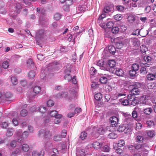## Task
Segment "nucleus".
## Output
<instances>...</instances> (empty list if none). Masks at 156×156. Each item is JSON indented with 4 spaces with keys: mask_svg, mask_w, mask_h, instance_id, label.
I'll use <instances>...</instances> for the list:
<instances>
[{
    "mask_svg": "<svg viewBox=\"0 0 156 156\" xmlns=\"http://www.w3.org/2000/svg\"><path fill=\"white\" fill-rule=\"evenodd\" d=\"M115 64L116 62L114 60H109L108 62V64L106 65L107 66L108 65L109 67L112 68L115 66Z\"/></svg>",
    "mask_w": 156,
    "mask_h": 156,
    "instance_id": "obj_15",
    "label": "nucleus"
},
{
    "mask_svg": "<svg viewBox=\"0 0 156 156\" xmlns=\"http://www.w3.org/2000/svg\"><path fill=\"white\" fill-rule=\"evenodd\" d=\"M116 152L119 154L122 155L123 154L122 150L120 148H118L115 150Z\"/></svg>",
    "mask_w": 156,
    "mask_h": 156,
    "instance_id": "obj_54",
    "label": "nucleus"
},
{
    "mask_svg": "<svg viewBox=\"0 0 156 156\" xmlns=\"http://www.w3.org/2000/svg\"><path fill=\"white\" fill-rule=\"evenodd\" d=\"M114 23L112 21H109L106 24V27L108 28H111L113 27Z\"/></svg>",
    "mask_w": 156,
    "mask_h": 156,
    "instance_id": "obj_40",
    "label": "nucleus"
},
{
    "mask_svg": "<svg viewBox=\"0 0 156 156\" xmlns=\"http://www.w3.org/2000/svg\"><path fill=\"white\" fill-rule=\"evenodd\" d=\"M106 17V14L105 13H102L99 16L98 20L99 21V23L101 22L102 20Z\"/></svg>",
    "mask_w": 156,
    "mask_h": 156,
    "instance_id": "obj_51",
    "label": "nucleus"
},
{
    "mask_svg": "<svg viewBox=\"0 0 156 156\" xmlns=\"http://www.w3.org/2000/svg\"><path fill=\"white\" fill-rule=\"evenodd\" d=\"M75 114V112H70L68 113L67 117L69 118H71L74 116Z\"/></svg>",
    "mask_w": 156,
    "mask_h": 156,
    "instance_id": "obj_64",
    "label": "nucleus"
},
{
    "mask_svg": "<svg viewBox=\"0 0 156 156\" xmlns=\"http://www.w3.org/2000/svg\"><path fill=\"white\" fill-rule=\"evenodd\" d=\"M114 19L118 21H119L121 20L122 17L121 14H117L115 15L114 16Z\"/></svg>",
    "mask_w": 156,
    "mask_h": 156,
    "instance_id": "obj_35",
    "label": "nucleus"
},
{
    "mask_svg": "<svg viewBox=\"0 0 156 156\" xmlns=\"http://www.w3.org/2000/svg\"><path fill=\"white\" fill-rule=\"evenodd\" d=\"M134 147L135 149L139 150L140 151H142L143 148L142 145L138 144H135Z\"/></svg>",
    "mask_w": 156,
    "mask_h": 156,
    "instance_id": "obj_18",
    "label": "nucleus"
},
{
    "mask_svg": "<svg viewBox=\"0 0 156 156\" xmlns=\"http://www.w3.org/2000/svg\"><path fill=\"white\" fill-rule=\"evenodd\" d=\"M97 65L101 67L100 69H101L107 71H110V68L107 67L106 65L104 64L103 60H99L97 63Z\"/></svg>",
    "mask_w": 156,
    "mask_h": 156,
    "instance_id": "obj_5",
    "label": "nucleus"
},
{
    "mask_svg": "<svg viewBox=\"0 0 156 156\" xmlns=\"http://www.w3.org/2000/svg\"><path fill=\"white\" fill-rule=\"evenodd\" d=\"M147 97L146 95H143L140 98V103L143 105L147 104L149 99Z\"/></svg>",
    "mask_w": 156,
    "mask_h": 156,
    "instance_id": "obj_7",
    "label": "nucleus"
},
{
    "mask_svg": "<svg viewBox=\"0 0 156 156\" xmlns=\"http://www.w3.org/2000/svg\"><path fill=\"white\" fill-rule=\"evenodd\" d=\"M132 115L133 118H136L137 117V112L135 110L133 111L132 112Z\"/></svg>",
    "mask_w": 156,
    "mask_h": 156,
    "instance_id": "obj_61",
    "label": "nucleus"
},
{
    "mask_svg": "<svg viewBox=\"0 0 156 156\" xmlns=\"http://www.w3.org/2000/svg\"><path fill=\"white\" fill-rule=\"evenodd\" d=\"M128 21L131 23H132L134 22L135 20V18L134 16L132 15H129L127 18Z\"/></svg>",
    "mask_w": 156,
    "mask_h": 156,
    "instance_id": "obj_23",
    "label": "nucleus"
},
{
    "mask_svg": "<svg viewBox=\"0 0 156 156\" xmlns=\"http://www.w3.org/2000/svg\"><path fill=\"white\" fill-rule=\"evenodd\" d=\"M40 112L42 113H44L46 112V108L44 106H41L38 109Z\"/></svg>",
    "mask_w": 156,
    "mask_h": 156,
    "instance_id": "obj_49",
    "label": "nucleus"
},
{
    "mask_svg": "<svg viewBox=\"0 0 156 156\" xmlns=\"http://www.w3.org/2000/svg\"><path fill=\"white\" fill-rule=\"evenodd\" d=\"M116 74L119 76H122L123 74V71L120 69H118L115 71Z\"/></svg>",
    "mask_w": 156,
    "mask_h": 156,
    "instance_id": "obj_21",
    "label": "nucleus"
},
{
    "mask_svg": "<svg viewBox=\"0 0 156 156\" xmlns=\"http://www.w3.org/2000/svg\"><path fill=\"white\" fill-rule=\"evenodd\" d=\"M58 112L56 110H53L50 112L49 115L52 117H54L55 118L58 115Z\"/></svg>",
    "mask_w": 156,
    "mask_h": 156,
    "instance_id": "obj_33",
    "label": "nucleus"
},
{
    "mask_svg": "<svg viewBox=\"0 0 156 156\" xmlns=\"http://www.w3.org/2000/svg\"><path fill=\"white\" fill-rule=\"evenodd\" d=\"M117 137V134L114 132H112L109 133L108 135L109 138L112 139H116Z\"/></svg>",
    "mask_w": 156,
    "mask_h": 156,
    "instance_id": "obj_20",
    "label": "nucleus"
},
{
    "mask_svg": "<svg viewBox=\"0 0 156 156\" xmlns=\"http://www.w3.org/2000/svg\"><path fill=\"white\" fill-rule=\"evenodd\" d=\"M27 114V112L25 109H23L20 111V114L22 116H25Z\"/></svg>",
    "mask_w": 156,
    "mask_h": 156,
    "instance_id": "obj_39",
    "label": "nucleus"
},
{
    "mask_svg": "<svg viewBox=\"0 0 156 156\" xmlns=\"http://www.w3.org/2000/svg\"><path fill=\"white\" fill-rule=\"evenodd\" d=\"M92 146L95 149H100L101 147V145L98 142H94L92 143Z\"/></svg>",
    "mask_w": 156,
    "mask_h": 156,
    "instance_id": "obj_13",
    "label": "nucleus"
},
{
    "mask_svg": "<svg viewBox=\"0 0 156 156\" xmlns=\"http://www.w3.org/2000/svg\"><path fill=\"white\" fill-rule=\"evenodd\" d=\"M108 51L110 53L113 55H114L116 52L115 47L113 45H110L108 48Z\"/></svg>",
    "mask_w": 156,
    "mask_h": 156,
    "instance_id": "obj_11",
    "label": "nucleus"
},
{
    "mask_svg": "<svg viewBox=\"0 0 156 156\" xmlns=\"http://www.w3.org/2000/svg\"><path fill=\"white\" fill-rule=\"evenodd\" d=\"M112 31L113 33L116 34L119 31V28L117 27H113L112 30Z\"/></svg>",
    "mask_w": 156,
    "mask_h": 156,
    "instance_id": "obj_43",
    "label": "nucleus"
},
{
    "mask_svg": "<svg viewBox=\"0 0 156 156\" xmlns=\"http://www.w3.org/2000/svg\"><path fill=\"white\" fill-rule=\"evenodd\" d=\"M66 5L63 6L64 10L66 12H68L69 10V5Z\"/></svg>",
    "mask_w": 156,
    "mask_h": 156,
    "instance_id": "obj_57",
    "label": "nucleus"
},
{
    "mask_svg": "<svg viewBox=\"0 0 156 156\" xmlns=\"http://www.w3.org/2000/svg\"><path fill=\"white\" fill-rule=\"evenodd\" d=\"M44 133V136L45 138L44 140H47L48 138L50 139L51 138L52 133L49 131H44L43 129H41L39 132V135H41L42 134Z\"/></svg>",
    "mask_w": 156,
    "mask_h": 156,
    "instance_id": "obj_4",
    "label": "nucleus"
},
{
    "mask_svg": "<svg viewBox=\"0 0 156 156\" xmlns=\"http://www.w3.org/2000/svg\"><path fill=\"white\" fill-rule=\"evenodd\" d=\"M139 66L138 64L136 63H134L132 65L131 69H132V70H133L137 71L139 70Z\"/></svg>",
    "mask_w": 156,
    "mask_h": 156,
    "instance_id": "obj_29",
    "label": "nucleus"
},
{
    "mask_svg": "<svg viewBox=\"0 0 156 156\" xmlns=\"http://www.w3.org/2000/svg\"><path fill=\"white\" fill-rule=\"evenodd\" d=\"M116 9L119 11L122 12L124 10V6L122 5H118L116 7Z\"/></svg>",
    "mask_w": 156,
    "mask_h": 156,
    "instance_id": "obj_56",
    "label": "nucleus"
},
{
    "mask_svg": "<svg viewBox=\"0 0 156 156\" xmlns=\"http://www.w3.org/2000/svg\"><path fill=\"white\" fill-rule=\"evenodd\" d=\"M140 49L141 52L143 54H144L147 50V48L144 45H142L141 46Z\"/></svg>",
    "mask_w": 156,
    "mask_h": 156,
    "instance_id": "obj_28",
    "label": "nucleus"
},
{
    "mask_svg": "<svg viewBox=\"0 0 156 156\" xmlns=\"http://www.w3.org/2000/svg\"><path fill=\"white\" fill-rule=\"evenodd\" d=\"M37 58L38 60L41 61L44 59V57L43 55L39 54L37 55Z\"/></svg>",
    "mask_w": 156,
    "mask_h": 156,
    "instance_id": "obj_59",
    "label": "nucleus"
},
{
    "mask_svg": "<svg viewBox=\"0 0 156 156\" xmlns=\"http://www.w3.org/2000/svg\"><path fill=\"white\" fill-rule=\"evenodd\" d=\"M22 149L24 151H27L29 149L28 145L26 144H23L22 146Z\"/></svg>",
    "mask_w": 156,
    "mask_h": 156,
    "instance_id": "obj_34",
    "label": "nucleus"
},
{
    "mask_svg": "<svg viewBox=\"0 0 156 156\" xmlns=\"http://www.w3.org/2000/svg\"><path fill=\"white\" fill-rule=\"evenodd\" d=\"M35 72L34 71H31L28 73V76L29 79H33L34 77Z\"/></svg>",
    "mask_w": 156,
    "mask_h": 156,
    "instance_id": "obj_22",
    "label": "nucleus"
},
{
    "mask_svg": "<svg viewBox=\"0 0 156 156\" xmlns=\"http://www.w3.org/2000/svg\"><path fill=\"white\" fill-rule=\"evenodd\" d=\"M11 82L14 85H16L18 83L16 77L14 76H12L11 78Z\"/></svg>",
    "mask_w": 156,
    "mask_h": 156,
    "instance_id": "obj_24",
    "label": "nucleus"
},
{
    "mask_svg": "<svg viewBox=\"0 0 156 156\" xmlns=\"http://www.w3.org/2000/svg\"><path fill=\"white\" fill-rule=\"evenodd\" d=\"M140 87V83L138 82L136 83L133 85H131L129 86L128 88L130 91L134 95L139 94L140 92L138 89Z\"/></svg>",
    "mask_w": 156,
    "mask_h": 156,
    "instance_id": "obj_1",
    "label": "nucleus"
},
{
    "mask_svg": "<svg viewBox=\"0 0 156 156\" xmlns=\"http://www.w3.org/2000/svg\"><path fill=\"white\" fill-rule=\"evenodd\" d=\"M130 101H131L130 103L131 105H133V106H135L139 103V101L135 98L134 100Z\"/></svg>",
    "mask_w": 156,
    "mask_h": 156,
    "instance_id": "obj_36",
    "label": "nucleus"
},
{
    "mask_svg": "<svg viewBox=\"0 0 156 156\" xmlns=\"http://www.w3.org/2000/svg\"><path fill=\"white\" fill-rule=\"evenodd\" d=\"M67 134V131L66 130H63L62 131L61 135L60 136L62 138H65Z\"/></svg>",
    "mask_w": 156,
    "mask_h": 156,
    "instance_id": "obj_55",
    "label": "nucleus"
},
{
    "mask_svg": "<svg viewBox=\"0 0 156 156\" xmlns=\"http://www.w3.org/2000/svg\"><path fill=\"white\" fill-rule=\"evenodd\" d=\"M9 66V63L8 61H5L2 63V66L4 69L7 68Z\"/></svg>",
    "mask_w": 156,
    "mask_h": 156,
    "instance_id": "obj_47",
    "label": "nucleus"
},
{
    "mask_svg": "<svg viewBox=\"0 0 156 156\" xmlns=\"http://www.w3.org/2000/svg\"><path fill=\"white\" fill-rule=\"evenodd\" d=\"M100 82L102 83H106L107 82V78L105 76H101L99 79Z\"/></svg>",
    "mask_w": 156,
    "mask_h": 156,
    "instance_id": "obj_25",
    "label": "nucleus"
},
{
    "mask_svg": "<svg viewBox=\"0 0 156 156\" xmlns=\"http://www.w3.org/2000/svg\"><path fill=\"white\" fill-rule=\"evenodd\" d=\"M129 74L131 76H134L136 74V71L131 69L129 71Z\"/></svg>",
    "mask_w": 156,
    "mask_h": 156,
    "instance_id": "obj_45",
    "label": "nucleus"
},
{
    "mask_svg": "<svg viewBox=\"0 0 156 156\" xmlns=\"http://www.w3.org/2000/svg\"><path fill=\"white\" fill-rule=\"evenodd\" d=\"M155 76L156 75L155 74L149 73L147 75V80H152L155 79Z\"/></svg>",
    "mask_w": 156,
    "mask_h": 156,
    "instance_id": "obj_16",
    "label": "nucleus"
},
{
    "mask_svg": "<svg viewBox=\"0 0 156 156\" xmlns=\"http://www.w3.org/2000/svg\"><path fill=\"white\" fill-rule=\"evenodd\" d=\"M110 150L109 147L108 146H105L103 147V151L105 152H109Z\"/></svg>",
    "mask_w": 156,
    "mask_h": 156,
    "instance_id": "obj_60",
    "label": "nucleus"
},
{
    "mask_svg": "<svg viewBox=\"0 0 156 156\" xmlns=\"http://www.w3.org/2000/svg\"><path fill=\"white\" fill-rule=\"evenodd\" d=\"M153 111V109L151 108H148L144 109V113L147 115H150Z\"/></svg>",
    "mask_w": 156,
    "mask_h": 156,
    "instance_id": "obj_19",
    "label": "nucleus"
},
{
    "mask_svg": "<svg viewBox=\"0 0 156 156\" xmlns=\"http://www.w3.org/2000/svg\"><path fill=\"white\" fill-rule=\"evenodd\" d=\"M111 96L109 94H106L105 97V101L108 102L110 100L111 98Z\"/></svg>",
    "mask_w": 156,
    "mask_h": 156,
    "instance_id": "obj_63",
    "label": "nucleus"
},
{
    "mask_svg": "<svg viewBox=\"0 0 156 156\" xmlns=\"http://www.w3.org/2000/svg\"><path fill=\"white\" fill-rule=\"evenodd\" d=\"M44 145L45 148H48L52 146V143L49 140H44Z\"/></svg>",
    "mask_w": 156,
    "mask_h": 156,
    "instance_id": "obj_14",
    "label": "nucleus"
},
{
    "mask_svg": "<svg viewBox=\"0 0 156 156\" xmlns=\"http://www.w3.org/2000/svg\"><path fill=\"white\" fill-rule=\"evenodd\" d=\"M137 140L138 142L141 143L144 140V137L142 136L138 135L137 136Z\"/></svg>",
    "mask_w": 156,
    "mask_h": 156,
    "instance_id": "obj_53",
    "label": "nucleus"
},
{
    "mask_svg": "<svg viewBox=\"0 0 156 156\" xmlns=\"http://www.w3.org/2000/svg\"><path fill=\"white\" fill-rule=\"evenodd\" d=\"M47 105L48 107H51L54 105V103L53 101L51 100H49L47 102Z\"/></svg>",
    "mask_w": 156,
    "mask_h": 156,
    "instance_id": "obj_50",
    "label": "nucleus"
},
{
    "mask_svg": "<svg viewBox=\"0 0 156 156\" xmlns=\"http://www.w3.org/2000/svg\"><path fill=\"white\" fill-rule=\"evenodd\" d=\"M125 145V141L123 140H121L118 141V146L120 147H122Z\"/></svg>",
    "mask_w": 156,
    "mask_h": 156,
    "instance_id": "obj_32",
    "label": "nucleus"
},
{
    "mask_svg": "<svg viewBox=\"0 0 156 156\" xmlns=\"http://www.w3.org/2000/svg\"><path fill=\"white\" fill-rule=\"evenodd\" d=\"M97 129L98 133L101 134L105 133L107 130L106 129L102 126L98 127Z\"/></svg>",
    "mask_w": 156,
    "mask_h": 156,
    "instance_id": "obj_12",
    "label": "nucleus"
},
{
    "mask_svg": "<svg viewBox=\"0 0 156 156\" xmlns=\"http://www.w3.org/2000/svg\"><path fill=\"white\" fill-rule=\"evenodd\" d=\"M140 72L141 74H146L147 72L146 68L144 67H141L140 71Z\"/></svg>",
    "mask_w": 156,
    "mask_h": 156,
    "instance_id": "obj_46",
    "label": "nucleus"
},
{
    "mask_svg": "<svg viewBox=\"0 0 156 156\" xmlns=\"http://www.w3.org/2000/svg\"><path fill=\"white\" fill-rule=\"evenodd\" d=\"M147 133L149 136L152 137L154 136L155 133L154 130H150L147 132Z\"/></svg>",
    "mask_w": 156,
    "mask_h": 156,
    "instance_id": "obj_30",
    "label": "nucleus"
},
{
    "mask_svg": "<svg viewBox=\"0 0 156 156\" xmlns=\"http://www.w3.org/2000/svg\"><path fill=\"white\" fill-rule=\"evenodd\" d=\"M41 91V88L39 86H36L34 88L33 92L36 94H39L40 92Z\"/></svg>",
    "mask_w": 156,
    "mask_h": 156,
    "instance_id": "obj_17",
    "label": "nucleus"
},
{
    "mask_svg": "<svg viewBox=\"0 0 156 156\" xmlns=\"http://www.w3.org/2000/svg\"><path fill=\"white\" fill-rule=\"evenodd\" d=\"M102 98V94L100 93H98L94 95V98L97 101L100 100Z\"/></svg>",
    "mask_w": 156,
    "mask_h": 156,
    "instance_id": "obj_27",
    "label": "nucleus"
},
{
    "mask_svg": "<svg viewBox=\"0 0 156 156\" xmlns=\"http://www.w3.org/2000/svg\"><path fill=\"white\" fill-rule=\"evenodd\" d=\"M61 16V15L60 14L58 13H56L54 15V18L56 20H58L60 19Z\"/></svg>",
    "mask_w": 156,
    "mask_h": 156,
    "instance_id": "obj_52",
    "label": "nucleus"
},
{
    "mask_svg": "<svg viewBox=\"0 0 156 156\" xmlns=\"http://www.w3.org/2000/svg\"><path fill=\"white\" fill-rule=\"evenodd\" d=\"M140 30L139 29H136L134 32L132 33V35H137L138 36L139 34H140Z\"/></svg>",
    "mask_w": 156,
    "mask_h": 156,
    "instance_id": "obj_62",
    "label": "nucleus"
},
{
    "mask_svg": "<svg viewBox=\"0 0 156 156\" xmlns=\"http://www.w3.org/2000/svg\"><path fill=\"white\" fill-rule=\"evenodd\" d=\"M118 131L119 132L124 131L126 134H129L131 132V129L129 127H126L124 125H121L118 129Z\"/></svg>",
    "mask_w": 156,
    "mask_h": 156,
    "instance_id": "obj_2",
    "label": "nucleus"
},
{
    "mask_svg": "<svg viewBox=\"0 0 156 156\" xmlns=\"http://www.w3.org/2000/svg\"><path fill=\"white\" fill-rule=\"evenodd\" d=\"M126 98L129 101H131L134 100L135 98V95L133 94H129L128 95Z\"/></svg>",
    "mask_w": 156,
    "mask_h": 156,
    "instance_id": "obj_31",
    "label": "nucleus"
},
{
    "mask_svg": "<svg viewBox=\"0 0 156 156\" xmlns=\"http://www.w3.org/2000/svg\"><path fill=\"white\" fill-rule=\"evenodd\" d=\"M110 121L112 127L116 126L118 123V119L115 116H113L110 118Z\"/></svg>",
    "mask_w": 156,
    "mask_h": 156,
    "instance_id": "obj_6",
    "label": "nucleus"
},
{
    "mask_svg": "<svg viewBox=\"0 0 156 156\" xmlns=\"http://www.w3.org/2000/svg\"><path fill=\"white\" fill-rule=\"evenodd\" d=\"M61 137L60 135H56L53 137V140L56 141H58L61 140Z\"/></svg>",
    "mask_w": 156,
    "mask_h": 156,
    "instance_id": "obj_41",
    "label": "nucleus"
},
{
    "mask_svg": "<svg viewBox=\"0 0 156 156\" xmlns=\"http://www.w3.org/2000/svg\"><path fill=\"white\" fill-rule=\"evenodd\" d=\"M64 77L65 79L67 80L68 81H69L72 80V76L70 74H66Z\"/></svg>",
    "mask_w": 156,
    "mask_h": 156,
    "instance_id": "obj_42",
    "label": "nucleus"
},
{
    "mask_svg": "<svg viewBox=\"0 0 156 156\" xmlns=\"http://www.w3.org/2000/svg\"><path fill=\"white\" fill-rule=\"evenodd\" d=\"M87 134L86 132L83 131L81 133L80 136V138L82 140L85 139L87 137Z\"/></svg>",
    "mask_w": 156,
    "mask_h": 156,
    "instance_id": "obj_26",
    "label": "nucleus"
},
{
    "mask_svg": "<svg viewBox=\"0 0 156 156\" xmlns=\"http://www.w3.org/2000/svg\"><path fill=\"white\" fill-rule=\"evenodd\" d=\"M13 130L12 129H8L6 133V136L9 137L11 136L13 134Z\"/></svg>",
    "mask_w": 156,
    "mask_h": 156,
    "instance_id": "obj_38",
    "label": "nucleus"
},
{
    "mask_svg": "<svg viewBox=\"0 0 156 156\" xmlns=\"http://www.w3.org/2000/svg\"><path fill=\"white\" fill-rule=\"evenodd\" d=\"M132 44L134 46L138 47L140 45V42L137 38H132L131 39Z\"/></svg>",
    "mask_w": 156,
    "mask_h": 156,
    "instance_id": "obj_10",
    "label": "nucleus"
},
{
    "mask_svg": "<svg viewBox=\"0 0 156 156\" xmlns=\"http://www.w3.org/2000/svg\"><path fill=\"white\" fill-rule=\"evenodd\" d=\"M62 117V115L60 114H58L54 119V123L56 124H59L61 122V119Z\"/></svg>",
    "mask_w": 156,
    "mask_h": 156,
    "instance_id": "obj_8",
    "label": "nucleus"
},
{
    "mask_svg": "<svg viewBox=\"0 0 156 156\" xmlns=\"http://www.w3.org/2000/svg\"><path fill=\"white\" fill-rule=\"evenodd\" d=\"M27 64L29 66H30L32 65L33 66L34 62L32 61V60L30 58L28 60L27 62Z\"/></svg>",
    "mask_w": 156,
    "mask_h": 156,
    "instance_id": "obj_58",
    "label": "nucleus"
},
{
    "mask_svg": "<svg viewBox=\"0 0 156 156\" xmlns=\"http://www.w3.org/2000/svg\"><path fill=\"white\" fill-rule=\"evenodd\" d=\"M119 101L124 106H127L129 104V101L126 97H124V98L120 99Z\"/></svg>",
    "mask_w": 156,
    "mask_h": 156,
    "instance_id": "obj_9",
    "label": "nucleus"
},
{
    "mask_svg": "<svg viewBox=\"0 0 156 156\" xmlns=\"http://www.w3.org/2000/svg\"><path fill=\"white\" fill-rule=\"evenodd\" d=\"M123 39L120 37H117L114 40L116 48L118 49H121L123 46Z\"/></svg>",
    "mask_w": 156,
    "mask_h": 156,
    "instance_id": "obj_3",
    "label": "nucleus"
},
{
    "mask_svg": "<svg viewBox=\"0 0 156 156\" xmlns=\"http://www.w3.org/2000/svg\"><path fill=\"white\" fill-rule=\"evenodd\" d=\"M97 70L95 69L93 67H91L90 70H89V72L90 73V74L91 75H94L95 74Z\"/></svg>",
    "mask_w": 156,
    "mask_h": 156,
    "instance_id": "obj_37",
    "label": "nucleus"
},
{
    "mask_svg": "<svg viewBox=\"0 0 156 156\" xmlns=\"http://www.w3.org/2000/svg\"><path fill=\"white\" fill-rule=\"evenodd\" d=\"M111 11V9L109 6H105L104 9V11L105 13H108Z\"/></svg>",
    "mask_w": 156,
    "mask_h": 156,
    "instance_id": "obj_44",
    "label": "nucleus"
},
{
    "mask_svg": "<svg viewBox=\"0 0 156 156\" xmlns=\"http://www.w3.org/2000/svg\"><path fill=\"white\" fill-rule=\"evenodd\" d=\"M105 90L107 92H109L112 90V88L109 85H107L105 87Z\"/></svg>",
    "mask_w": 156,
    "mask_h": 156,
    "instance_id": "obj_48",
    "label": "nucleus"
}]
</instances>
